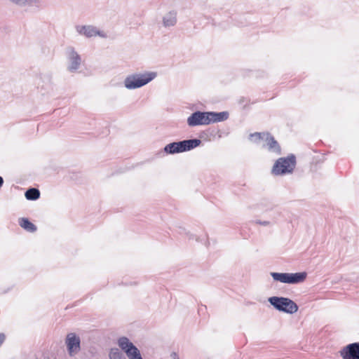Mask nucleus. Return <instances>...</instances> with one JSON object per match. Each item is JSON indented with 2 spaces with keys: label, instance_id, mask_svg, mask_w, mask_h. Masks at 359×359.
<instances>
[{
  "label": "nucleus",
  "instance_id": "1",
  "mask_svg": "<svg viewBox=\"0 0 359 359\" xmlns=\"http://www.w3.org/2000/svg\"><path fill=\"white\" fill-rule=\"evenodd\" d=\"M228 118L227 112H201L193 113L188 118L187 123L189 126L199 125H208L211 123L219 122Z\"/></svg>",
  "mask_w": 359,
  "mask_h": 359
},
{
  "label": "nucleus",
  "instance_id": "2",
  "mask_svg": "<svg viewBox=\"0 0 359 359\" xmlns=\"http://www.w3.org/2000/svg\"><path fill=\"white\" fill-rule=\"evenodd\" d=\"M156 76V73L153 72L132 74L126 78L124 85L128 89L138 88L149 83Z\"/></svg>",
  "mask_w": 359,
  "mask_h": 359
},
{
  "label": "nucleus",
  "instance_id": "3",
  "mask_svg": "<svg viewBox=\"0 0 359 359\" xmlns=\"http://www.w3.org/2000/svg\"><path fill=\"white\" fill-rule=\"evenodd\" d=\"M201 143V141L197 139L172 142L164 147V151L168 154L182 153L198 147Z\"/></svg>",
  "mask_w": 359,
  "mask_h": 359
},
{
  "label": "nucleus",
  "instance_id": "4",
  "mask_svg": "<svg viewBox=\"0 0 359 359\" xmlns=\"http://www.w3.org/2000/svg\"><path fill=\"white\" fill-rule=\"evenodd\" d=\"M269 302L278 311L289 314L295 313L298 311L297 304L292 299L283 297H271Z\"/></svg>",
  "mask_w": 359,
  "mask_h": 359
},
{
  "label": "nucleus",
  "instance_id": "5",
  "mask_svg": "<svg viewBox=\"0 0 359 359\" xmlns=\"http://www.w3.org/2000/svg\"><path fill=\"white\" fill-rule=\"evenodd\" d=\"M273 279L276 281L287 284H298L305 281L307 273L305 271L297 273H271Z\"/></svg>",
  "mask_w": 359,
  "mask_h": 359
},
{
  "label": "nucleus",
  "instance_id": "6",
  "mask_svg": "<svg viewBox=\"0 0 359 359\" xmlns=\"http://www.w3.org/2000/svg\"><path fill=\"white\" fill-rule=\"evenodd\" d=\"M295 163L294 156L287 158H280L274 164L272 172L276 175L290 173L295 167Z\"/></svg>",
  "mask_w": 359,
  "mask_h": 359
},
{
  "label": "nucleus",
  "instance_id": "7",
  "mask_svg": "<svg viewBox=\"0 0 359 359\" xmlns=\"http://www.w3.org/2000/svg\"><path fill=\"white\" fill-rule=\"evenodd\" d=\"M118 345L128 359H143L140 350L127 337L118 339Z\"/></svg>",
  "mask_w": 359,
  "mask_h": 359
},
{
  "label": "nucleus",
  "instance_id": "8",
  "mask_svg": "<svg viewBox=\"0 0 359 359\" xmlns=\"http://www.w3.org/2000/svg\"><path fill=\"white\" fill-rule=\"evenodd\" d=\"M252 141L258 142L259 141L264 142V146L268 147L269 149L271 151L276 152L278 154L280 152V147L278 142L268 133H256L250 135Z\"/></svg>",
  "mask_w": 359,
  "mask_h": 359
},
{
  "label": "nucleus",
  "instance_id": "9",
  "mask_svg": "<svg viewBox=\"0 0 359 359\" xmlns=\"http://www.w3.org/2000/svg\"><path fill=\"white\" fill-rule=\"evenodd\" d=\"M65 344L70 356L76 355L81 350V340L75 333H69L67 335Z\"/></svg>",
  "mask_w": 359,
  "mask_h": 359
},
{
  "label": "nucleus",
  "instance_id": "10",
  "mask_svg": "<svg viewBox=\"0 0 359 359\" xmlns=\"http://www.w3.org/2000/svg\"><path fill=\"white\" fill-rule=\"evenodd\" d=\"M76 30L79 34L88 38L96 36H99L102 38L107 37V34L104 32L101 31L92 25H77L76 27Z\"/></svg>",
  "mask_w": 359,
  "mask_h": 359
},
{
  "label": "nucleus",
  "instance_id": "11",
  "mask_svg": "<svg viewBox=\"0 0 359 359\" xmlns=\"http://www.w3.org/2000/svg\"><path fill=\"white\" fill-rule=\"evenodd\" d=\"M340 355L343 359H359V343H353L344 347Z\"/></svg>",
  "mask_w": 359,
  "mask_h": 359
},
{
  "label": "nucleus",
  "instance_id": "12",
  "mask_svg": "<svg viewBox=\"0 0 359 359\" xmlns=\"http://www.w3.org/2000/svg\"><path fill=\"white\" fill-rule=\"evenodd\" d=\"M177 11L172 10L166 13L162 18V25L164 27H174L177 22Z\"/></svg>",
  "mask_w": 359,
  "mask_h": 359
},
{
  "label": "nucleus",
  "instance_id": "13",
  "mask_svg": "<svg viewBox=\"0 0 359 359\" xmlns=\"http://www.w3.org/2000/svg\"><path fill=\"white\" fill-rule=\"evenodd\" d=\"M68 59L69 60V70L71 72L76 70L81 63V58L78 53L74 50H69L68 51Z\"/></svg>",
  "mask_w": 359,
  "mask_h": 359
},
{
  "label": "nucleus",
  "instance_id": "14",
  "mask_svg": "<svg viewBox=\"0 0 359 359\" xmlns=\"http://www.w3.org/2000/svg\"><path fill=\"white\" fill-rule=\"evenodd\" d=\"M9 2L20 6H37L40 4L43 0H8Z\"/></svg>",
  "mask_w": 359,
  "mask_h": 359
},
{
  "label": "nucleus",
  "instance_id": "15",
  "mask_svg": "<svg viewBox=\"0 0 359 359\" xmlns=\"http://www.w3.org/2000/svg\"><path fill=\"white\" fill-rule=\"evenodd\" d=\"M19 223L21 227L28 231L33 232L36 229V226L26 218L20 219Z\"/></svg>",
  "mask_w": 359,
  "mask_h": 359
},
{
  "label": "nucleus",
  "instance_id": "16",
  "mask_svg": "<svg viewBox=\"0 0 359 359\" xmlns=\"http://www.w3.org/2000/svg\"><path fill=\"white\" fill-rule=\"evenodd\" d=\"M39 196V191L34 188L29 189L25 192V197L28 200H36Z\"/></svg>",
  "mask_w": 359,
  "mask_h": 359
},
{
  "label": "nucleus",
  "instance_id": "17",
  "mask_svg": "<svg viewBox=\"0 0 359 359\" xmlns=\"http://www.w3.org/2000/svg\"><path fill=\"white\" fill-rule=\"evenodd\" d=\"M110 359H126L118 348H111L109 353Z\"/></svg>",
  "mask_w": 359,
  "mask_h": 359
},
{
  "label": "nucleus",
  "instance_id": "18",
  "mask_svg": "<svg viewBox=\"0 0 359 359\" xmlns=\"http://www.w3.org/2000/svg\"><path fill=\"white\" fill-rule=\"evenodd\" d=\"M256 224H261L262 226H269L270 224V222L269 221H259V220H257L255 222Z\"/></svg>",
  "mask_w": 359,
  "mask_h": 359
},
{
  "label": "nucleus",
  "instance_id": "19",
  "mask_svg": "<svg viewBox=\"0 0 359 359\" xmlns=\"http://www.w3.org/2000/svg\"><path fill=\"white\" fill-rule=\"evenodd\" d=\"M170 357L172 359H180L178 355L175 352L171 353Z\"/></svg>",
  "mask_w": 359,
  "mask_h": 359
},
{
  "label": "nucleus",
  "instance_id": "20",
  "mask_svg": "<svg viewBox=\"0 0 359 359\" xmlns=\"http://www.w3.org/2000/svg\"><path fill=\"white\" fill-rule=\"evenodd\" d=\"M4 184V180L3 178L0 176V187H1V186L3 185Z\"/></svg>",
  "mask_w": 359,
  "mask_h": 359
}]
</instances>
